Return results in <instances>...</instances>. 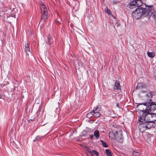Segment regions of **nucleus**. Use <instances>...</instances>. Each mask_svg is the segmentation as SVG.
I'll return each instance as SVG.
<instances>
[{
  "label": "nucleus",
  "mask_w": 156,
  "mask_h": 156,
  "mask_svg": "<svg viewBox=\"0 0 156 156\" xmlns=\"http://www.w3.org/2000/svg\"><path fill=\"white\" fill-rule=\"evenodd\" d=\"M152 16L153 18H156V10H134L133 11L132 16L133 18L138 19L142 16Z\"/></svg>",
  "instance_id": "nucleus-1"
},
{
  "label": "nucleus",
  "mask_w": 156,
  "mask_h": 156,
  "mask_svg": "<svg viewBox=\"0 0 156 156\" xmlns=\"http://www.w3.org/2000/svg\"><path fill=\"white\" fill-rule=\"evenodd\" d=\"M140 120L154 122L156 120V114L153 112H144L143 113V115L140 116Z\"/></svg>",
  "instance_id": "nucleus-2"
},
{
  "label": "nucleus",
  "mask_w": 156,
  "mask_h": 156,
  "mask_svg": "<svg viewBox=\"0 0 156 156\" xmlns=\"http://www.w3.org/2000/svg\"><path fill=\"white\" fill-rule=\"evenodd\" d=\"M144 105L146 106L145 112L147 113L153 112L156 110V104L154 102L144 103Z\"/></svg>",
  "instance_id": "nucleus-3"
},
{
  "label": "nucleus",
  "mask_w": 156,
  "mask_h": 156,
  "mask_svg": "<svg viewBox=\"0 0 156 156\" xmlns=\"http://www.w3.org/2000/svg\"><path fill=\"white\" fill-rule=\"evenodd\" d=\"M142 4L141 0H134L131 1L129 5V7L131 9H135L138 10V7H140Z\"/></svg>",
  "instance_id": "nucleus-4"
},
{
  "label": "nucleus",
  "mask_w": 156,
  "mask_h": 156,
  "mask_svg": "<svg viewBox=\"0 0 156 156\" xmlns=\"http://www.w3.org/2000/svg\"><path fill=\"white\" fill-rule=\"evenodd\" d=\"M139 121V126L138 128L140 131L141 132H144L147 129L146 124L145 120H140V117L138 119Z\"/></svg>",
  "instance_id": "nucleus-5"
},
{
  "label": "nucleus",
  "mask_w": 156,
  "mask_h": 156,
  "mask_svg": "<svg viewBox=\"0 0 156 156\" xmlns=\"http://www.w3.org/2000/svg\"><path fill=\"white\" fill-rule=\"evenodd\" d=\"M115 140L119 143H122L123 141V138L122 133L121 131L119 130L116 131Z\"/></svg>",
  "instance_id": "nucleus-6"
},
{
  "label": "nucleus",
  "mask_w": 156,
  "mask_h": 156,
  "mask_svg": "<svg viewBox=\"0 0 156 156\" xmlns=\"http://www.w3.org/2000/svg\"><path fill=\"white\" fill-rule=\"evenodd\" d=\"M46 43L50 45L53 46L56 43L55 38H52L49 34L47 36V40H46Z\"/></svg>",
  "instance_id": "nucleus-7"
},
{
  "label": "nucleus",
  "mask_w": 156,
  "mask_h": 156,
  "mask_svg": "<svg viewBox=\"0 0 156 156\" xmlns=\"http://www.w3.org/2000/svg\"><path fill=\"white\" fill-rule=\"evenodd\" d=\"M144 103L139 104L137 105V107L139 111L143 112V113L145 111L146 106L144 105Z\"/></svg>",
  "instance_id": "nucleus-8"
},
{
  "label": "nucleus",
  "mask_w": 156,
  "mask_h": 156,
  "mask_svg": "<svg viewBox=\"0 0 156 156\" xmlns=\"http://www.w3.org/2000/svg\"><path fill=\"white\" fill-rule=\"evenodd\" d=\"M146 124L147 129H149L151 127H154L155 126V124L154 122H149L147 121H145Z\"/></svg>",
  "instance_id": "nucleus-9"
},
{
  "label": "nucleus",
  "mask_w": 156,
  "mask_h": 156,
  "mask_svg": "<svg viewBox=\"0 0 156 156\" xmlns=\"http://www.w3.org/2000/svg\"><path fill=\"white\" fill-rule=\"evenodd\" d=\"M48 14L47 10H43V12H42L41 19L44 20V21L46 20L48 18Z\"/></svg>",
  "instance_id": "nucleus-10"
},
{
  "label": "nucleus",
  "mask_w": 156,
  "mask_h": 156,
  "mask_svg": "<svg viewBox=\"0 0 156 156\" xmlns=\"http://www.w3.org/2000/svg\"><path fill=\"white\" fill-rule=\"evenodd\" d=\"M121 86L119 82L117 80L115 81V84L113 87L114 90H121Z\"/></svg>",
  "instance_id": "nucleus-11"
},
{
  "label": "nucleus",
  "mask_w": 156,
  "mask_h": 156,
  "mask_svg": "<svg viewBox=\"0 0 156 156\" xmlns=\"http://www.w3.org/2000/svg\"><path fill=\"white\" fill-rule=\"evenodd\" d=\"M25 46V51L26 53V55H29L31 54V52L30 51L29 45L27 44H26Z\"/></svg>",
  "instance_id": "nucleus-12"
},
{
  "label": "nucleus",
  "mask_w": 156,
  "mask_h": 156,
  "mask_svg": "<svg viewBox=\"0 0 156 156\" xmlns=\"http://www.w3.org/2000/svg\"><path fill=\"white\" fill-rule=\"evenodd\" d=\"M115 134H116V132L115 133H114L112 131H110L109 132V138L111 139H115Z\"/></svg>",
  "instance_id": "nucleus-13"
},
{
  "label": "nucleus",
  "mask_w": 156,
  "mask_h": 156,
  "mask_svg": "<svg viewBox=\"0 0 156 156\" xmlns=\"http://www.w3.org/2000/svg\"><path fill=\"white\" fill-rule=\"evenodd\" d=\"M147 55L149 57L153 58L155 56V54L154 52H149L148 51L147 52Z\"/></svg>",
  "instance_id": "nucleus-14"
},
{
  "label": "nucleus",
  "mask_w": 156,
  "mask_h": 156,
  "mask_svg": "<svg viewBox=\"0 0 156 156\" xmlns=\"http://www.w3.org/2000/svg\"><path fill=\"white\" fill-rule=\"evenodd\" d=\"M94 135L97 139H98L99 137V131L98 130H96L94 133Z\"/></svg>",
  "instance_id": "nucleus-15"
},
{
  "label": "nucleus",
  "mask_w": 156,
  "mask_h": 156,
  "mask_svg": "<svg viewBox=\"0 0 156 156\" xmlns=\"http://www.w3.org/2000/svg\"><path fill=\"white\" fill-rule=\"evenodd\" d=\"M101 115V114L99 112H95L93 113V115L96 117H99Z\"/></svg>",
  "instance_id": "nucleus-16"
},
{
  "label": "nucleus",
  "mask_w": 156,
  "mask_h": 156,
  "mask_svg": "<svg viewBox=\"0 0 156 156\" xmlns=\"http://www.w3.org/2000/svg\"><path fill=\"white\" fill-rule=\"evenodd\" d=\"M40 8L41 10L45 9H46V7L44 5V4L43 2H41L40 3Z\"/></svg>",
  "instance_id": "nucleus-17"
},
{
  "label": "nucleus",
  "mask_w": 156,
  "mask_h": 156,
  "mask_svg": "<svg viewBox=\"0 0 156 156\" xmlns=\"http://www.w3.org/2000/svg\"><path fill=\"white\" fill-rule=\"evenodd\" d=\"M100 142L101 143L102 146L105 147H108V145H107V143L105 142L103 140H100Z\"/></svg>",
  "instance_id": "nucleus-18"
},
{
  "label": "nucleus",
  "mask_w": 156,
  "mask_h": 156,
  "mask_svg": "<svg viewBox=\"0 0 156 156\" xmlns=\"http://www.w3.org/2000/svg\"><path fill=\"white\" fill-rule=\"evenodd\" d=\"M106 153L107 156H112V154L109 149L106 150Z\"/></svg>",
  "instance_id": "nucleus-19"
},
{
  "label": "nucleus",
  "mask_w": 156,
  "mask_h": 156,
  "mask_svg": "<svg viewBox=\"0 0 156 156\" xmlns=\"http://www.w3.org/2000/svg\"><path fill=\"white\" fill-rule=\"evenodd\" d=\"M92 116H93V113L91 112V111L90 113H87L86 115L87 117L89 118L91 117Z\"/></svg>",
  "instance_id": "nucleus-20"
},
{
  "label": "nucleus",
  "mask_w": 156,
  "mask_h": 156,
  "mask_svg": "<svg viewBox=\"0 0 156 156\" xmlns=\"http://www.w3.org/2000/svg\"><path fill=\"white\" fill-rule=\"evenodd\" d=\"M140 153L138 152L134 151L133 153V156H139Z\"/></svg>",
  "instance_id": "nucleus-21"
},
{
  "label": "nucleus",
  "mask_w": 156,
  "mask_h": 156,
  "mask_svg": "<svg viewBox=\"0 0 156 156\" xmlns=\"http://www.w3.org/2000/svg\"><path fill=\"white\" fill-rule=\"evenodd\" d=\"M149 17V18H150V16H148ZM149 18H147V19L148 20H144V22H143V23L144 24H145V25H147V24H149L150 23V20H149Z\"/></svg>",
  "instance_id": "nucleus-22"
},
{
  "label": "nucleus",
  "mask_w": 156,
  "mask_h": 156,
  "mask_svg": "<svg viewBox=\"0 0 156 156\" xmlns=\"http://www.w3.org/2000/svg\"><path fill=\"white\" fill-rule=\"evenodd\" d=\"M105 12L108 15H111L115 19V16L112 14L111 12L110 11V10H105Z\"/></svg>",
  "instance_id": "nucleus-23"
},
{
  "label": "nucleus",
  "mask_w": 156,
  "mask_h": 156,
  "mask_svg": "<svg viewBox=\"0 0 156 156\" xmlns=\"http://www.w3.org/2000/svg\"><path fill=\"white\" fill-rule=\"evenodd\" d=\"M146 95L147 97H149V98H151L153 96V93L151 91H149V93L146 94Z\"/></svg>",
  "instance_id": "nucleus-24"
},
{
  "label": "nucleus",
  "mask_w": 156,
  "mask_h": 156,
  "mask_svg": "<svg viewBox=\"0 0 156 156\" xmlns=\"http://www.w3.org/2000/svg\"><path fill=\"white\" fill-rule=\"evenodd\" d=\"M142 84L141 83H138L136 87V89L140 88L141 87L143 88L142 86Z\"/></svg>",
  "instance_id": "nucleus-25"
},
{
  "label": "nucleus",
  "mask_w": 156,
  "mask_h": 156,
  "mask_svg": "<svg viewBox=\"0 0 156 156\" xmlns=\"http://www.w3.org/2000/svg\"><path fill=\"white\" fill-rule=\"evenodd\" d=\"M92 154H95L97 156H98V152L94 150H93L92 151Z\"/></svg>",
  "instance_id": "nucleus-26"
},
{
  "label": "nucleus",
  "mask_w": 156,
  "mask_h": 156,
  "mask_svg": "<svg viewBox=\"0 0 156 156\" xmlns=\"http://www.w3.org/2000/svg\"><path fill=\"white\" fill-rule=\"evenodd\" d=\"M41 137L40 136H37L35 138V140H33L34 142L38 141L41 139Z\"/></svg>",
  "instance_id": "nucleus-27"
},
{
  "label": "nucleus",
  "mask_w": 156,
  "mask_h": 156,
  "mask_svg": "<svg viewBox=\"0 0 156 156\" xmlns=\"http://www.w3.org/2000/svg\"><path fill=\"white\" fill-rule=\"evenodd\" d=\"M86 149H87V152L90 154L91 156H93V155H92V153H91L92 151H91L90 149L88 147Z\"/></svg>",
  "instance_id": "nucleus-28"
},
{
  "label": "nucleus",
  "mask_w": 156,
  "mask_h": 156,
  "mask_svg": "<svg viewBox=\"0 0 156 156\" xmlns=\"http://www.w3.org/2000/svg\"><path fill=\"white\" fill-rule=\"evenodd\" d=\"M98 106H97L96 108H94L93 110H91V112H93V113L95 112V111L98 109Z\"/></svg>",
  "instance_id": "nucleus-29"
},
{
  "label": "nucleus",
  "mask_w": 156,
  "mask_h": 156,
  "mask_svg": "<svg viewBox=\"0 0 156 156\" xmlns=\"http://www.w3.org/2000/svg\"><path fill=\"white\" fill-rule=\"evenodd\" d=\"M42 108V105H41L39 107V108L37 111V112H41V109Z\"/></svg>",
  "instance_id": "nucleus-30"
},
{
  "label": "nucleus",
  "mask_w": 156,
  "mask_h": 156,
  "mask_svg": "<svg viewBox=\"0 0 156 156\" xmlns=\"http://www.w3.org/2000/svg\"><path fill=\"white\" fill-rule=\"evenodd\" d=\"M147 6L149 7V8H151V9L152 10V9H154L153 8V5H147Z\"/></svg>",
  "instance_id": "nucleus-31"
},
{
  "label": "nucleus",
  "mask_w": 156,
  "mask_h": 156,
  "mask_svg": "<svg viewBox=\"0 0 156 156\" xmlns=\"http://www.w3.org/2000/svg\"><path fill=\"white\" fill-rule=\"evenodd\" d=\"M90 137L91 139H92L94 137V136L93 135H90Z\"/></svg>",
  "instance_id": "nucleus-32"
},
{
  "label": "nucleus",
  "mask_w": 156,
  "mask_h": 156,
  "mask_svg": "<svg viewBox=\"0 0 156 156\" xmlns=\"http://www.w3.org/2000/svg\"><path fill=\"white\" fill-rule=\"evenodd\" d=\"M139 10H145V9H143L142 8H139Z\"/></svg>",
  "instance_id": "nucleus-33"
},
{
  "label": "nucleus",
  "mask_w": 156,
  "mask_h": 156,
  "mask_svg": "<svg viewBox=\"0 0 156 156\" xmlns=\"http://www.w3.org/2000/svg\"><path fill=\"white\" fill-rule=\"evenodd\" d=\"M116 106H117L119 108V104H116Z\"/></svg>",
  "instance_id": "nucleus-34"
},
{
  "label": "nucleus",
  "mask_w": 156,
  "mask_h": 156,
  "mask_svg": "<svg viewBox=\"0 0 156 156\" xmlns=\"http://www.w3.org/2000/svg\"><path fill=\"white\" fill-rule=\"evenodd\" d=\"M59 102H58V105H59Z\"/></svg>",
  "instance_id": "nucleus-35"
}]
</instances>
